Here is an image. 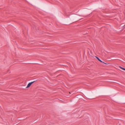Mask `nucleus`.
Wrapping results in <instances>:
<instances>
[{
    "instance_id": "obj_3",
    "label": "nucleus",
    "mask_w": 125,
    "mask_h": 125,
    "mask_svg": "<svg viewBox=\"0 0 125 125\" xmlns=\"http://www.w3.org/2000/svg\"><path fill=\"white\" fill-rule=\"evenodd\" d=\"M119 67L122 69L123 70H125V68L122 67H120V66Z\"/></svg>"
},
{
    "instance_id": "obj_1",
    "label": "nucleus",
    "mask_w": 125,
    "mask_h": 125,
    "mask_svg": "<svg viewBox=\"0 0 125 125\" xmlns=\"http://www.w3.org/2000/svg\"><path fill=\"white\" fill-rule=\"evenodd\" d=\"M35 81H34L32 82H31L29 83L27 85V86L26 87V88H29V87L31 85L32 83H34Z\"/></svg>"
},
{
    "instance_id": "obj_2",
    "label": "nucleus",
    "mask_w": 125,
    "mask_h": 125,
    "mask_svg": "<svg viewBox=\"0 0 125 125\" xmlns=\"http://www.w3.org/2000/svg\"><path fill=\"white\" fill-rule=\"evenodd\" d=\"M95 57L97 59V60L99 61H100V62H102V63H104V64H106V63L104 62H103L101 60H100L98 57H97V56H95Z\"/></svg>"
}]
</instances>
